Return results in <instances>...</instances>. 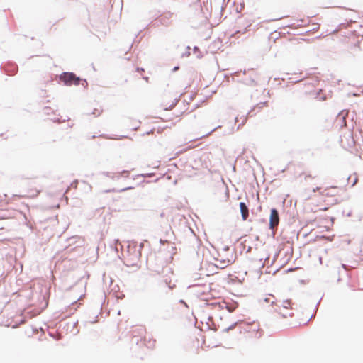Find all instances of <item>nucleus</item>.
Listing matches in <instances>:
<instances>
[{"label":"nucleus","mask_w":363,"mask_h":363,"mask_svg":"<svg viewBox=\"0 0 363 363\" xmlns=\"http://www.w3.org/2000/svg\"><path fill=\"white\" fill-rule=\"evenodd\" d=\"M341 189L337 186H330L328 187L317 186L313 188V195L309 196L308 199H318L323 202L326 206L320 208L321 210L326 211L330 206L337 204L339 202V196Z\"/></svg>","instance_id":"obj_1"},{"label":"nucleus","mask_w":363,"mask_h":363,"mask_svg":"<svg viewBox=\"0 0 363 363\" xmlns=\"http://www.w3.org/2000/svg\"><path fill=\"white\" fill-rule=\"evenodd\" d=\"M238 328L242 335V339L248 343L257 342L263 335L260 325L257 322H242L238 324Z\"/></svg>","instance_id":"obj_2"},{"label":"nucleus","mask_w":363,"mask_h":363,"mask_svg":"<svg viewBox=\"0 0 363 363\" xmlns=\"http://www.w3.org/2000/svg\"><path fill=\"white\" fill-rule=\"evenodd\" d=\"M274 312L282 318H288L294 316V309L290 300L277 301L273 303Z\"/></svg>","instance_id":"obj_3"},{"label":"nucleus","mask_w":363,"mask_h":363,"mask_svg":"<svg viewBox=\"0 0 363 363\" xmlns=\"http://www.w3.org/2000/svg\"><path fill=\"white\" fill-rule=\"evenodd\" d=\"M177 103V94L172 93H164L159 100L160 106L166 111L173 108Z\"/></svg>","instance_id":"obj_4"},{"label":"nucleus","mask_w":363,"mask_h":363,"mask_svg":"<svg viewBox=\"0 0 363 363\" xmlns=\"http://www.w3.org/2000/svg\"><path fill=\"white\" fill-rule=\"evenodd\" d=\"M361 40L359 36L351 34L344 39L345 49L350 53H354L360 50Z\"/></svg>","instance_id":"obj_5"},{"label":"nucleus","mask_w":363,"mask_h":363,"mask_svg":"<svg viewBox=\"0 0 363 363\" xmlns=\"http://www.w3.org/2000/svg\"><path fill=\"white\" fill-rule=\"evenodd\" d=\"M60 80L67 86L78 85L80 79L72 72H64L60 76Z\"/></svg>","instance_id":"obj_6"},{"label":"nucleus","mask_w":363,"mask_h":363,"mask_svg":"<svg viewBox=\"0 0 363 363\" xmlns=\"http://www.w3.org/2000/svg\"><path fill=\"white\" fill-rule=\"evenodd\" d=\"M279 223V216L277 209L273 208L271 210L270 217H269V228L273 230L274 229Z\"/></svg>","instance_id":"obj_7"},{"label":"nucleus","mask_w":363,"mask_h":363,"mask_svg":"<svg viewBox=\"0 0 363 363\" xmlns=\"http://www.w3.org/2000/svg\"><path fill=\"white\" fill-rule=\"evenodd\" d=\"M32 184H29L26 187V196L28 198H34L38 195L40 191H41L40 186H32Z\"/></svg>","instance_id":"obj_8"},{"label":"nucleus","mask_w":363,"mask_h":363,"mask_svg":"<svg viewBox=\"0 0 363 363\" xmlns=\"http://www.w3.org/2000/svg\"><path fill=\"white\" fill-rule=\"evenodd\" d=\"M240 208L243 220H246L249 216V210L246 204L243 202L240 203Z\"/></svg>","instance_id":"obj_9"},{"label":"nucleus","mask_w":363,"mask_h":363,"mask_svg":"<svg viewBox=\"0 0 363 363\" xmlns=\"http://www.w3.org/2000/svg\"><path fill=\"white\" fill-rule=\"evenodd\" d=\"M139 257H140L139 253L137 252L134 256V259H129L128 257H127L126 258L127 264L131 265V266L135 265L137 262L139 260Z\"/></svg>","instance_id":"obj_10"},{"label":"nucleus","mask_w":363,"mask_h":363,"mask_svg":"<svg viewBox=\"0 0 363 363\" xmlns=\"http://www.w3.org/2000/svg\"><path fill=\"white\" fill-rule=\"evenodd\" d=\"M358 181V178L356 174H353L348 177V182L351 183L352 186H354Z\"/></svg>","instance_id":"obj_11"},{"label":"nucleus","mask_w":363,"mask_h":363,"mask_svg":"<svg viewBox=\"0 0 363 363\" xmlns=\"http://www.w3.org/2000/svg\"><path fill=\"white\" fill-rule=\"evenodd\" d=\"M103 110L101 108V106H99L98 108H95L94 109V111L92 112V113L95 116H99L101 115V113H102Z\"/></svg>","instance_id":"obj_12"},{"label":"nucleus","mask_w":363,"mask_h":363,"mask_svg":"<svg viewBox=\"0 0 363 363\" xmlns=\"http://www.w3.org/2000/svg\"><path fill=\"white\" fill-rule=\"evenodd\" d=\"M218 305H219V306H220V307H222V308H223V306L225 305V306H226V308H228V310L230 312H232V311H233V308H228V307L226 306V303H224V302L222 303V305H221L220 303H218Z\"/></svg>","instance_id":"obj_13"},{"label":"nucleus","mask_w":363,"mask_h":363,"mask_svg":"<svg viewBox=\"0 0 363 363\" xmlns=\"http://www.w3.org/2000/svg\"><path fill=\"white\" fill-rule=\"evenodd\" d=\"M121 174L123 176L128 177H129L130 172L128 171H123Z\"/></svg>","instance_id":"obj_14"},{"label":"nucleus","mask_w":363,"mask_h":363,"mask_svg":"<svg viewBox=\"0 0 363 363\" xmlns=\"http://www.w3.org/2000/svg\"><path fill=\"white\" fill-rule=\"evenodd\" d=\"M9 218V216H0V220H4V219H8Z\"/></svg>","instance_id":"obj_15"},{"label":"nucleus","mask_w":363,"mask_h":363,"mask_svg":"<svg viewBox=\"0 0 363 363\" xmlns=\"http://www.w3.org/2000/svg\"><path fill=\"white\" fill-rule=\"evenodd\" d=\"M317 206H322L323 205L321 203H318Z\"/></svg>","instance_id":"obj_16"}]
</instances>
